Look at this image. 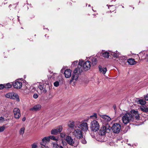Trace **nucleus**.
Returning <instances> with one entry per match:
<instances>
[{"label": "nucleus", "mask_w": 148, "mask_h": 148, "mask_svg": "<svg viewBox=\"0 0 148 148\" xmlns=\"http://www.w3.org/2000/svg\"><path fill=\"white\" fill-rule=\"evenodd\" d=\"M139 119L140 116L138 112L134 110H132L130 112H127L122 117V121L125 124Z\"/></svg>", "instance_id": "f257e3e1"}, {"label": "nucleus", "mask_w": 148, "mask_h": 148, "mask_svg": "<svg viewBox=\"0 0 148 148\" xmlns=\"http://www.w3.org/2000/svg\"><path fill=\"white\" fill-rule=\"evenodd\" d=\"M37 85L38 88V91L40 90L41 93H46L49 87V86L46 83H38Z\"/></svg>", "instance_id": "f03ea898"}, {"label": "nucleus", "mask_w": 148, "mask_h": 148, "mask_svg": "<svg viewBox=\"0 0 148 148\" xmlns=\"http://www.w3.org/2000/svg\"><path fill=\"white\" fill-rule=\"evenodd\" d=\"M82 69L78 68H76L74 71L71 79L70 80V82L71 83L74 80L76 81L78 78L79 75L82 72Z\"/></svg>", "instance_id": "7ed1b4c3"}, {"label": "nucleus", "mask_w": 148, "mask_h": 148, "mask_svg": "<svg viewBox=\"0 0 148 148\" xmlns=\"http://www.w3.org/2000/svg\"><path fill=\"white\" fill-rule=\"evenodd\" d=\"M75 128H77L76 127H75ZM72 133L74 136L77 139H79L83 137L82 131L80 129H74V131Z\"/></svg>", "instance_id": "20e7f679"}, {"label": "nucleus", "mask_w": 148, "mask_h": 148, "mask_svg": "<svg viewBox=\"0 0 148 148\" xmlns=\"http://www.w3.org/2000/svg\"><path fill=\"white\" fill-rule=\"evenodd\" d=\"M91 62L90 61L87 60L85 62L83 61H79V64L80 66H83V68L85 71L89 69L91 66Z\"/></svg>", "instance_id": "39448f33"}, {"label": "nucleus", "mask_w": 148, "mask_h": 148, "mask_svg": "<svg viewBox=\"0 0 148 148\" xmlns=\"http://www.w3.org/2000/svg\"><path fill=\"white\" fill-rule=\"evenodd\" d=\"M90 128L92 131L96 132L99 130V125L97 121L94 120L91 121L90 123Z\"/></svg>", "instance_id": "423d86ee"}, {"label": "nucleus", "mask_w": 148, "mask_h": 148, "mask_svg": "<svg viewBox=\"0 0 148 148\" xmlns=\"http://www.w3.org/2000/svg\"><path fill=\"white\" fill-rule=\"evenodd\" d=\"M113 132L115 133H118L120 132L121 129V125L118 123L114 124L112 127Z\"/></svg>", "instance_id": "0eeeda50"}, {"label": "nucleus", "mask_w": 148, "mask_h": 148, "mask_svg": "<svg viewBox=\"0 0 148 148\" xmlns=\"http://www.w3.org/2000/svg\"><path fill=\"white\" fill-rule=\"evenodd\" d=\"M78 127L84 132H86L88 130V124L86 122L82 123Z\"/></svg>", "instance_id": "6e6552de"}, {"label": "nucleus", "mask_w": 148, "mask_h": 148, "mask_svg": "<svg viewBox=\"0 0 148 148\" xmlns=\"http://www.w3.org/2000/svg\"><path fill=\"white\" fill-rule=\"evenodd\" d=\"M13 113L14 118L19 119L21 116V112L18 108H14L13 110Z\"/></svg>", "instance_id": "1a4fd4ad"}, {"label": "nucleus", "mask_w": 148, "mask_h": 148, "mask_svg": "<svg viewBox=\"0 0 148 148\" xmlns=\"http://www.w3.org/2000/svg\"><path fill=\"white\" fill-rule=\"evenodd\" d=\"M62 130V127L61 126H59L58 128L53 129L51 131V134H53L56 135L61 132Z\"/></svg>", "instance_id": "9d476101"}, {"label": "nucleus", "mask_w": 148, "mask_h": 148, "mask_svg": "<svg viewBox=\"0 0 148 148\" xmlns=\"http://www.w3.org/2000/svg\"><path fill=\"white\" fill-rule=\"evenodd\" d=\"M22 83L21 82L16 80L13 84V87L16 89H20L22 87Z\"/></svg>", "instance_id": "9b49d317"}, {"label": "nucleus", "mask_w": 148, "mask_h": 148, "mask_svg": "<svg viewBox=\"0 0 148 148\" xmlns=\"http://www.w3.org/2000/svg\"><path fill=\"white\" fill-rule=\"evenodd\" d=\"M108 131H110L109 129L105 126H103L100 129L99 134L101 135H104Z\"/></svg>", "instance_id": "f8f14e48"}, {"label": "nucleus", "mask_w": 148, "mask_h": 148, "mask_svg": "<svg viewBox=\"0 0 148 148\" xmlns=\"http://www.w3.org/2000/svg\"><path fill=\"white\" fill-rule=\"evenodd\" d=\"M66 140L69 145L71 146H73L75 143L74 141L70 136H67L66 138Z\"/></svg>", "instance_id": "ddd939ff"}, {"label": "nucleus", "mask_w": 148, "mask_h": 148, "mask_svg": "<svg viewBox=\"0 0 148 148\" xmlns=\"http://www.w3.org/2000/svg\"><path fill=\"white\" fill-rule=\"evenodd\" d=\"M100 116L102 119H101V120L105 122L106 123L107 122L110 121L111 120L110 117L106 115H100Z\"/></svg>", "instance_id": "4468645a"}, {"label": "nucleus", "mask_w": 148, "mask_h": 148, "mask_svg": "<svg viewBox=\"0 0 148 148\" xmlns=\"http://www.w3.org/2000/svg\"><path fill=\"white\" fill-rule=\"evenodd\" d=\"M41 106L40 104H37L34 106L33 107L30 109V110L34 111H36L40 110L41 108Z\"/></svg>", "instance_id": "2eb2a0df"}, {"label": "nucleus", "mask_w": 148, "mask_h": 148, "mask_svg": "<svg viewBox=\"0 0 148 148\" xmlns=\"http://www.w3.org/2000/svg\"><path fill=\"white\" fill-rule=\"evenodd\" d=\"M65 77L66 78H69L70 77L71 75V71L70 69L66 70L64 73Z\"/></svg>", "instance_id": "dca6fc26"}, {"label": "nucleus", "mask_w": 148, "mask_h": 148, "mask_svg": "<svg viewBox=\"0 0 148 148\" xmlns=\"http://www.w3.org/2000/svg\"><path fill=\"white\" fill-rule=\"evenodd\" d=\"M75 122L73 121H69L68 123V126L72 129L74 130Z\"/></svg>", "instance_id": "f3484780"}, {"label": "nucleus", "mask_w": 148, "mask_h": 148, "mask_svg": "<svg viewBox=\"0 0 148 148\" xmlns=\"http://www.w3.org/2000/svg\"><path fill=\"white\" fill-rule=\"evenodd\" d=\"M99 68L101 73H102L103 75L105 74L107 71L106 67L102 68L101 66H99Z\"/></svg>", "instance_id": "a211bd4d"}, {"label": "nucleus", "mask_w": 148, "mask_h": 148, "mask_svg": "<svg viewBox=\"0 0 148 148\" xmlns=\"http://www.w3.org/2000/svg\"><path fill=\"white\" fill-rule=\"evenodd\" d=\"M50 138L49 136L48 137H45L42 140V141L43 143L42 144L41 143V144L45 146V143L49 142L50 140Z\"/></svg>", "instance_id": "6ab92c4d"}, {"label": "nucleus", "mask_w": 148, "mask_h": 148, "mask_svg": "<svg viewBox=\"0 0 148 148\" xmlns=\"http://www.w3.org/2000/svg\"><path fill=\"white\" fill-rule=\"evenodd\" d=\"M126 60L127 58L125 56L121 57L120 58L119 62L121 63V64L123 65V64H124L125 63Z\"/></svg>", "instance_id": "aec40b11"}, {"label": "nucleus", "mask_w": 148, "mask_h": 148, "mask_svg": "<svg viewBox=\"0 0 148 148\" xmlns=\"http://www.w3.org/2000/svg\"><path fill=\"white\" fill-rule=\"evenodd\" d=\"M127 62L130 65H133L136 64V62L134 59L130 58L128 59Z\"/></svg>", "instance_id": "412c9836"}, {"label": "nucleus", "mask_w": 148, "mask_h": 148, "mask_svg": "<svg viewBox=\"0 0 148 148\" xmlns=\"http://www.w3.org/2000/svg\"><path fill=\"white\" fill-rule=\"evenodd\" d=\"M140 109L143 112H148V108L146 106H142L140 107Z\"/></svg>", "instance_id": "4be33fe9"}, {"label": "nucleus", "mask_w": 148, "mask_h": 148, "mask_svg": "<svg viewBox=\"0 0 148 148\" xmlns=\"http://www.w3.org/2000/svg\"><path fill=\"white\" fill-rule=\"evenodd\" d=\"M13 99H16V101L18 102L20 101V99L19 98V97L18 95L15 93L14 92L13 97Z\"/></svg>", "instance_id": "5701e85b"}, {"label": "nucleus", "mask_w": 148, "mask_h": 148, "mask_svg": "<svg viewBox=\"0 0 148 148\" xmlns=\"http://www.w3.org/2000/svg\"><path fill=\"white\" fill-rule=\"evenodd\" d=\"M14 93V92H10L7 93L5 95V97L7 98L12 99Z\"/></svg>", "instance_id": "b1692460"}, {"label": "nucleus", "mask_w": 148, "mask_h": 148, "mask_svg": "<svg viewBox=\"0 0 148 148\" xmlns=\"http://www.w3.org/2000/svg\"><path fill=\"white\" fill-rule=\"evenodd\" d=\"M110 53L111 51H110L109 52H106L102 53V56L104 58H109Z\"/></svg>", "instance_id": "393cba45"}, {"label": "nucleus", "mask_w": 148, "mask_h": 148, "mask_svg": "<svg viewBox=\"0 0 148 148\" xmlns=\"http://www.w3.org/2000/svg\"><path fill=\"white\" fill-rule=\"evenodd\" d=\"M110 55H112L114 57L117 58L119 56V53L117 51L116 52V53L112 52L111 51Z\"/></svg>", "instance_id": "a878e982"}, {"label": "nucleus", "mask_w": 148, "mask_h": 148, "mask_svg": "<svg viewBox=\"0 0 148 148\" xmlns=\"http://www.w3.org/2000/svg\"><path fill=\"white\" fill-rule=\"evenodd\" d=\"M107 6L108 7V8L110 10V11L111 12H113L115 9V6L113 5H107Z\"/></svg>", "instance_id": "bb28decb"}, {"label": "nucleus", "mask_w": 148, "mask_h": 148, "mask_svg": "<svg viewBox=\"0 0 148 148\" xmlns=\"http://www.w3.org/2000/svg\"><path fill=\"white\" fill-rule=\"evenodd\" d=\"M138 103L141 105H144L146 103V102L145 100L143 99H139L138 100Z\"/></svg>", "instance_id": "cd10ccee"}, {"label": "nucleus", "mask_w": 148, "mask_h": 148, "mask_svg": "<svg viewBox=\"0 0 148 148\" xmlns=\"http://www.w3.org/2000/svg\"><path fill=\"white\" fill-rule=\"evenodd\" d=\"M92 64L93 65H96L97 62V61L96 58H93L92 59Z\"/></svg>", "instance_id": "c85d7f7f"}, {"label": "nucleus", "mask_w": 148, "mask_h": 148, "mask_svg": "<svg viewBox=\"0 0 148 148\" xmlns=\"http://www.w3.org/2000/svg\"><path fill=\"white\" fill-rule=\"evenodd\" d=\"M4 88L6 89L10 88L12 86V84H10V83L4 84Z\"/></svg>", "instance_id": "c756f323"}, {"label": "nucleus", "mask_w": 148, "mask_h": 148, "mask_svg": "<svg viewBox=\"0 0 148 148\" xmlns=\"http://www.w3.org/2000/svg\"><path fill=\"white\" fill-rule=\"evenodd\" d=\"M25 130V127H22L21 128L19 131V134L22 135H23L24 132Z\"/></svg>", "instance_id": "7c9ffc66"}, {"label": "nucleus", "mask_w": 148, "mask_h": 148, "mask_svg": "<svg viewBox=\"0 0 148 148\" xmlns=\"http://www.w3.org/2000/svg\"><path fill=\"white\" fill-rule=\"evenodd\" d=\"M81 139V142L82 144H86L87 143V142L85 139V138L84 137H83L82 138H80Z\"/></svg>", "instance_id": "2f4dec72"}, {"label": "nucleus", "mask_w": 148, "mask_h": 148, "mask_svg": "<svg viewBox=\"0 0 148 148\" xmlns=\"http://www.w3.org/2000/svg\"><path fill=\"white\" fill-rule=\"evenodd\" d=\"M49 137L50 138V139L52 140L56 141H58V138H56L53 136H49Z\"/></svg>", "instance_id": "473e14b6"}, {"label": "nucleus", "mask_w": 148, "mask_h": 148, "mask_svg": "<svg viewBox=\"0 0 148 148\" xmlns=\"http://www.w3.org/2000/svg\"><path fill=\"white\" fill-rule=\"evenodd\" d=\"M5 126L3 125L2 126H0V132H2L4 131L5 129Z\"/></svg>", "instance_id": "72a5a7b5"}, {"label": "nucleus", "mask_w": 148, "mask_h": 148, "mask_svg": "<svg viewBox=\"0 0 148 148\" xmlns=\"http://www.w3.org/2000/svg\"><path fill=\"white\" fill-rule=\"evenodd\" d=\"M31 146L32 148H37V144L36 143H34Z\"/></svg>", "instance_id": "f704fd0d"}, {"label": "nucleus", "mask_w": 148, "mask_h": 148, "mask_svg": "<svg viewBox=\"0 0 148 148\" xmlns=\"http://www.w3.org/2000/svg\"><path fill=\"white\" fill-rule=\"evenodd\" d=\"M53 147L56 148H58V147H59V146L56 143H53Z\"/></svg>", "instance_id": "c9c22d12"}, {"label": "nucleus", "mask_w": 148, "mask_h": 148, "mask_svg": "<svg viewBox=\"0 0 148 148\" xmlns=\"http://www.w3.org/2000/svg\"><path fill=\"white\" fill-rule=\"evenodd\" d=\"M144 60L148 62V53H147L145 56V57L144 58Z\"/></svg>", "instance_id": "e433bc0d"}, {"label": "nucleus", "mask_w": 148, "mask_h": 148, "mask_svg": "<svg viewBox=\"0 0 148 148\" xmlns=\"http://www.w3.org/2000/svg\"><path fill=\"white\" fill-rule=\"evenodd\" d=\"M54 86L56 87H58L59 85V82L58 81H56L54 83Z\"/></svg>", "instance_id": "4c0bfd02"}, {"label": "nucleus", "mask_w": 148, "mask_h": 148, "mask_svg": "<svg viewBox=\"0 0 148 148\" xmlns=\"http://www.w3.org/2000/svg\"><path fill=\"white\" fill-rule=\"evenodd\" d=\"M94 117H95V119H96L97 118V114L96 113H94L93 114V115H91L90 116V117L91 118Z\"/></svg>", "instance_id": "58836bf2"}, {"label": "nucleus", "mask_w": 148, "mask_h": 148, "mask_svg": "<svg viewBox=\"0 0 148 148\" xmlns=\"http://www.w3.org/2000/svg\"><path fill=\"white\" fill-rule=\"evenodd\" d=\"M33 97L36 99L38 97V94L36 93H35L34 94L33 96Z\"/></svg>", "instance_id": "ea45409f"}, {"label": "nucleus", "mask_w": 148, "mask_h": 148, "mask_svg": "<svg viewBox=\"0 0 148 148\" xmlns=\"http://www.w3.org/2000/svg\"><path fill=\"white\" fill-rule=\"evenodd\" d=\"M65 135V134L64 132H62L60 134V136L62 138L64 137Z\"/></svg>", "instance_id": "a19ab883"}, {"label": "nucleus", "mask_w": 148, "mask_h": 148, "mask_svg": "<svg viewBox=\"0 0 148 148\" xmlns=\"http://www.w3.org/2000/svg\"><path fill=\"white\" fill-rule=\"evenodd\" d=\"M78 62V61H75L73 62L72 65H74V66H75L77 64Z\"/></svg>", "instance_id": "79ce46f5"}, {"label": "nucleus", "mask_w": 148, "mask_h": 148, "mask_svg": "<svg viewBox=\"0 0 148 148\" xmlns=\"http://www.w3.org/2000/svg\"><path fill=\"white\" fill-rule=\"evenodd\" d=\"M4 85L2 84H0V89H2L4 88Z\"/></svg>", "instance_id": "37998d69"}, {"label": "nucleus", "mask_w": 148, "mask_h": 148, "mask_svg": "<svg viewBox=\"0 0 148 148\" xmlns=\"http://www.w3.org/2000/svg\"><path fill=\"white\" fill-rule=\"evenodd\" d=\"M145 100L148 101V94L147 95L144 97Z\"/></svg>", "instance_id": "c03bdc74"}, {"label": "nucleus", "mask_w": 148, "mask_h": 148, "mask_svg": "<svg viewBox=\"0 0 148 148\" xmlns=\"http://www.w3.org/2000/svg\"><path fill=\"white\" fill-rule=\"evenodd\" d=\"M4 120V118L2 117H0V121H3Z\"/></svg>", "instance_id": "a18cd8bd"}, {"label": "nucleus", "mask_w": 148, "mask_h": 148, "mask_svg": "<svg viewBox=\"0 0 148 148\" xmlns=\"http://www.w3.org/2000/svg\"><path fill=\"white\" fill-rule=\"evenodd\" d=\"M26 120V118L25 117H23L22 119V121H24Z\"/></svg>", "instance_id": "49530a36"}, {"label": "nucleus", "mask_w": 148, "mask_h": 148, "mask_svg": "<svg viewBox=\"0 0 148 148\" xmlns=\"http://www.w3.org/2000/svg\"><path fill=\"white\" fill-rule=\"evenodd\" d=\"M59 148H64L62 146H59Z\"/></svg>", "instance_id": "de8ad7c7"}, {"label": "nucleus", "mask_w": 148, "mask_h": 148, "mask_svg": "<svg viewBox=\"0 0 148 148\" xmlns=\"http://www.w3.org/2000/svg\"><path fill=\"white\" fill-rule=\"evenodd\" d=\"M51 77L53 78H54V77L53 76H51Z\"/></svg>", "instance_id": "09e8293b"}, {"label": "nucleus", "mask_w": 148, "mask_h": 148, "mask_svg": "<svg viewBox=\"0 0 148 148\" xmlns=\"http://www.w3.org/2000/svg\"><path fill=\"white\" fill-rule=\"evenodd\" d=\"M11 6V5H10L9 6V7H10V6Z\"/></svg>", "instance_id": "8fccbe9b"}, {"label": "nucleus", "mask_w": 148, "mask_h": 148, "mask_svg": "<svg viewBox=\"0 0 148 148\" xmlns=\"http://www.w3.org/2000/svg\"><path fill=\"white\" fill-rule=\"evenodd\" d=\"M88 6L89 7L90 6V5H88Z\"/></svg>", "instance_id": "3c124183"}, {"label": "nucleus", "mask_w": 148, "mask_h": 148, "mask_svg": "<svg viewBox=\"0 0 148 148\" xmlns=\"http://www.w3.org/2000/svg\"><path fill=\"white\" fill-rule=\"evenodd\" d=\"M46 35H45V36H46Z\"/></svg>", "instance_id": "603ef678"}, {"label": "nucleus", "mask_w": 148, "mask_h": 148, "mask_svg": "<svg viewBox=\"0 0 148 148\" xmlns=\"http://www.w3.org/2000/svg\"><path fill=\"white\" fill-rule=\"evenodd\" d=\"M51 73H52V72H51Z\"/></svg>", "instance_id": "864d4df0"}]
</instances>
